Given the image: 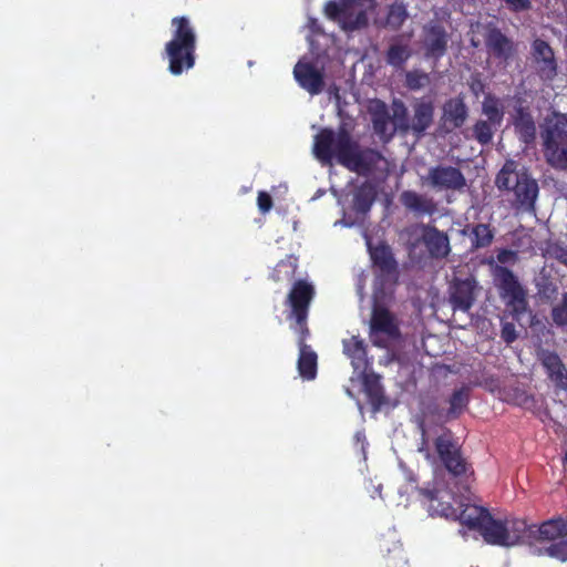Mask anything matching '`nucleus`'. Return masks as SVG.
Instances as JSON below:
<instances>
[{
  "label": "nucleus",
  "mask_w": 567,
  "mask_h": 567,
  "mask_svg": "<svg viewBox=\"0 0 567 567\" xmlns=\"http://www.w3.org/2000/svg\"><path fill=\"white\" fill-rule=\"evenodd\" d=\"M312 152L323 165L331 164L332 158H336L339 164L358 174L368 173L379 159L377 152L361 150L344 130L320 131L315 136Z\"/></svg>",
  "instance_id": "obj_1"
},
{
  "label": "nucleus",
  "mask_w": 567,
  "mask_h": 567,
  "mask_svg": "<svg viewBox=\"0 0 567 567\" xmlns=\"http://www.w3.org/2000/svg\"><path fill=\"white\" fill-rule=\"evenodd\" d=\"M315 290L312 285L307 281H297L288 295V303L291 307V316L296 319L293 328L301 334L299 339V360L298 370L300 375L306 380H312L317 373V354L310 347L305 344V334L308 332L306 319L309 303L313 297Z\"/></svg>",
  "instance_id": "obj_2"
},
{
  "label": "nucleus",
  "mask_w": 567,
  "mask_h": 567,
  "mask_svg": "<svg viewBox=\"0 0 567 567\" xmlns=\"http://www.w3.org/2000/svg\"><path fill=\"white\" fill-rule=\"evenodd\" d=\"M495 184L501 190L513 192V203L517 208L525 212L534 210L538 184L519 163L507 161L498 172Z\"/></svg>",
  "instance_id": "obj_3"
},
{
  "label": "nucleus",
  "mask_w": 567,
  "mask_h": 567,
  "mask_svg": "<svg viewBox=\"0 0 567 567\" xmlns=\"http://www.w3.org/2000/svg\"><path fill=\"white\" fill-rule=\"evenodd\" d=\"M173 38L166 43L165 52L169 60V71L174 75L193 68L195 62L196 33L186 17L172 20Z\"/></svg>",
  "instance_id": "obj_4"
},
{
  "label": "nucleus",
  "mask_w": 567,
  "mask_h": 567,
  "mask_svg": "<svg viewBox=\"0 0 567 567\" xmlns=\"http://www.w3.org/2000/svg\"><path fill=\"white\" fill-rule=\"evenodd\" d=\"M540 137L546 162L555 169L567 171V117L559 113L546 117Z\"/></svg>",
  "instance_id": "obj_5"
},
{
  "label": "nucleus",
  "mask_w": 567,
  "mask_h": 567,
  "mask_svg": "<svg viewBox=\"0 0 567 567\" xmlns=\"http://www.w3.org/2000/svg\"><path fill=\"white\" fill-rule=\"evenodd\" d=\"M528 545L540 544L539 555H547L561 561L567 560V522L553 518L539 526L529 525Z\"/></svg>",
  "instance_id": "obj_6"
},
{
  "label": "nucleus",
  "mask_w": 567,
  "mask_h": 567,
  "mask_svg": "<svg viewBox=\"0 0 567 567\" xmlns=\"http://www.w3.org/2000/svg\"><path fill=\"white\" fill-rule=\"evenodd\" d=\"M375 0H331L324 13L344 31H353L368 25L375 11Z\"/></svg>",
  "instance_id": "obj_7"
},
{
  "label": "nucleus",
  "mask_w": 567,
  "mask_h": 567,
  "mask_svg": "<svg viewBox=\"0 0 567 567\" xmlns=\"http://www.w3.org/2000/svg\"><path fill=\"white\" fill-rule=\"evenodd\" d=\"M529 525L520 518H487V525L483 529V538L486 543L503 547H513L528 544L530 535Z\"/></svg>",
  "instance_id": "obj_8"
},
{
  "label": "nucleus",
  "mask_w": 567,
  "mask_h": 567,
  "mask_svg": "<svg viewBox=\"0 0 567 567\" xmlns=\"http://www.w3.org/2000/svg\"><path fill=\"white\" fill-rule=\"evenodd\" d=\"M401 238L409 246L411 254H416L420 243H423L433 258H444L449 255L450 240L446 234L426 225H413L406 228Z\"/></svg>",
  "instance_id": "obj_9"
},
{
  "label": "nucleus",
  "mask_w": 567,
  "mask_h": 567,
  "mask_svg": "<svg viewBox=\"0 0 567 567\" xmlns=\"http://www.w3.org/2000/svg\"><path fill=\"white\" fill-rule=\"evenodd\" d=\"M492 271L494 284L499 290L501 298L511 309L513 315L518 318L527 308L525 289L519 284L516 276L507 268L494 265Z\"/></svg>",
  "instance_id": "obj_10"
},
{
  "label": "nucleus",
  "mask_w": 567,
  "mask_h": 567,
  "mask_svg": "<svg viewBox=\"0 0 567 567\" xmlns=\"http://www.w3.org/2000/svg\"><path fill=\"white\" fill-rule=\"evenodd\" d=\"M400 336L395 318L378 303L374 305L370 323V338L373 344L388 348Z\"/></svg>",
  "instance_id": "obj_11"
},
{
  "label": "nucleus",
  "mask_w": 567,
  "mask_h": 567,
  "mask_svg": "<svg viewBox=\"0 0 567 567\" xmlns=\"http://www.w3.org/2000/svg\"><path fill=\"white\" fill-rule=\"evenodd\" d=\"M421 181L423 185L435 190H462L466 185L463 173L457 167L449 165L431 167Z\"/></svg>",
  "instance_id": "obj_12"
},
{
  "label": "nucleus",
  "mask_w": 567,
  "mask_h": 567,
  "mask_svg": "<svg viewBox=\"0 0 567 567\" xmlns=\"http://www.w3.org/2000/svg\"><path fill=\"white\" fill-rule=\"evenodd\" d=\"M434 444L441 461L444 463L449 472L455 476L467 474V464L462 457L458 445L453 440L450 431H444L440 434Z\"/></svg>",
  "instance_id": "obj_13"
},
{
  "label": "nucleus",
  "mask_w": 567,
  "mask_h": 567,
  "mask_svg": "<svg viewBox=\"0 0 567 567\" xmlns=\"http://www.w3.org/2000/svg\"><path fill=\"white\" fill-rule=\"evenodd\" d=\"M293 75L298 84L311 95L322 92L324 86L323 68L318 62L302 58L293 69Z\"/></svg>",
  "instance_id": "obj_14"
},
{
  "label": "nucleus",
  "mask_w": 567,
  "mask_h": 567,
  "mask_svg": "<svg viewBox=\"0 0 567 567\" xmlns=\"http://www.w3.org/2000/svg\"><path fill=\"white\" fill-rule=\"evenodd\" d=\"M473 32L482 33L485 37V43L488 51L496 58L507 61L514 55V43L498 29L477 23L473 27Z\"/></svg>",
  "instance_id": "obj_15"
},
{
  "label": "nucleus",
  "mask_w": 567,
  "mask_h": 567,
  "mask_svg": "<svg viewBox=\"0 0 567 567\" xmlns=\"http://www.w3.org/2000/svg\"><path fill=\"white\" fill-rule=\"evenodd\" d=\"M449 40V34L443 27L432 22L425 24L422 33L425 56L435 60L442 58L446 52Z\"/></svg>",
  "instance_id": "obj_16"
},
{
  "label": "nucleus",
  "mask_w": 567,
  "mask_h": 567,
  "mask_svg": "<svg viewBox=\"0 0 567 567\" xmlns=\"http://www.w3.org/2000/svg\"><path fill=\"white\" fill-rule=\"evenodd\" d=\"M533 64L543 80H553L557 74V64L551 48L543 40L533 43Z\"/></svg>",
  "instance_id": "obj_17"
},
{
  "label": "nucleus",
  "mask_w": 567,
  "mask_h": 567,
  "mask_svg": "<svg viewBox=\"0 0 567 567\" xmlns=\"http://www.w3.org/2000/svg\"><path fill=\"white\" fill-rule=\"evenodd\" d=\"M477 282L468 277L464 280H455L451 286L450 301L454 310L468 311L475 299Z\"/></svg>",
  "instance_id": "obj_18"
},
{
  "label": "nucleus",
  "mask_w": 567,
  "mask_h": 567,
  "mask_svg": "<svg viewBox=\"0 0 567 567\" xmlns=\"http://www.w3.org/2000/svg\"><path fill=\"white\" fill-rule=\"evenodd\" d=\"M424 494L429 501V511L431 515H437L447 519H453L457 516V509L451 505L452 498L450 492L440 489L439 487L423 488Z\"/></svg>",
  "instance_id": "obj_19"
},
{
  "label": "nucleus",
  "mask_w": 567,
  "mask_h": 567,
  "mask_svg": "<svg viewBox=\"0 0 567 567\" xmlns=\"http://www.w3.org/2000/svg\"><path fill=\"white\" fill-rule=\"evenodd\" d=\"M462 509H457V516L454 520H458L462 525L467 526L470 529H478L483 536V529L487 525V518H491V514L483 507L466 504L461 505Z\"/></svg>",
  "instance_id": "obj_20"
},
{
  "label": "nucleus",
  "mask_w": 567,
  "mask_h": 567,
  "mask_svg": "<svg viewBox=\"0 0 567 567\" xmlns=\"http://www.w3.org/2000/svg\"><path fill=\"white\" fill-rule=\"evenodd\" d=\"M373 127L381 138L388 140L394 135L393 125H391L390 112L386 105L381 101H373L369 106Z\"/></svg>",
  "instance_id": "obj_21"
},
{
  "label": "nucleus",
  "mask_w": 567,
  "mask_h": 567,
  "mask_svg": "<svg viewBox=\"0 0 567 567\" xmlns=\"http://www.w3.org/2000/svg\"><path fill=\"white\" fill-rule=\"evenodd\" d=\"M543 367L546 369L549 379L559 388H567V369L558 354L550 351H542L539 354Z\"/></svg>",
  "instance_id": "obj_22"
},
{
  "label": "nucleus",
  "mask_w": 567,
  "mask_h": 567,
  "mask_svg": "<svg viewBox=\"0 0 567 567\" xmlns=\"http://www.w3.org/2000/svg\"><path fill=\"white\" fill-rule=\"evenodd\" d=\"M343 353L351 360L354 371L362 373L365 371L368 361L363 340L357 336L343 339Z\"/></svg>",
  "instance_id": "obj_23"
},
{
  "label": "nucleus",
  "mask_w": 567,
  "mask_h": 567,
  "mask_svg": "<svg viewBox=\"0 0 567 567\" xmlns=\"http://www.w3.org/2000/svg\"><path fill=\"white\" fill-rule=\"evenodd\" d=\"M401 202L408 209L417 215H432L436 210V205L432 198L412 190L403 192Z\"/></svg>",
  "instance_id": "obj_24"
},
{
  "label": "nucleus",
  "mask_w": 567,
  "mask_h": 567,
  "mask_svg": "<svg viewBox=\"0 0 567 567\" xmlns=\"http://www.w3.org/2000/svg\"><path fill=\"white\" fill-rule=\"evenodd\" d=\"M433 112L434 107L430 101H419L414 105V115L410 123V130L413 132L421 134L433 122Z\"/></svg>",
  "instance_id": "obj_25"
},
{
  "label": "nucleus",
  "mask_w": 567,
  "mask_h": 567,
  "mask_svg": "<svg viewBox=\"0 0 567 567\" xmlns=\"http://www.w3.org/2000/svg\"><path fill=\"white\" fill-rule=\"evenodd\" d=\"M444 121L449 128H456L464 124L467 117V110L462 100L453 99L445 103L443 107Z\"/></svg>",
  "instance_id": "obj_26"
},
{
  "label": "nucleus",
  "mask_w": 567,
  "mask_h": 567,
  "mask_svg": "<svg viewBox=\"0 0 567 567\" xmlns=\"http://www.w3.org/2000/svg\"><path fill=\"white\" fill-rule=\"evenodd\" d=\"M367 245L374 265L380 267L383 271H390L393 268V258L390 248L385 245L372 248L369 240Z\"/></svg>",
  "instance_id": "obj_27"
},
{
  "label": "nucleus",
  "mask_w": 567,
  "mask_h": 567,
  "mask_svg": "<svg viewBox=\"0 0 567 567\" xmlns=\"http://www.w3.org/2000/svg\"><path fill=\"white\" fill-rule=\"evenodd\" d=\"M391 125H393L394 132L396 130L409 131L410 122L408 120V111L405 105L400 101H394L391 105L390 112Z\"/></svg>",
  "instance_id": "obj_28"
},
{
  "label": "nucleus",
  "mask_w": 567,
  "mask_h": 567,
  "mask_svg": "<svg viewBox=\"0 0 567 567\" xmlns=\"http://www.w3.org/2000/svg\"><path fill=\"white\" fill-rule=\"evenodd\" d=\"M515 128L520 134V138L528 143L534 140L536 134L535 123L529 114L519 113L515 120Z\"/></svg>",
  "instance_id": "obj_29"
},
{
  "label": "nucleus",
  "mask_w": 567,
  "mask_h": 567,
  "mask_svg": "<svg viewBox=\"0 0 567 567\" xmlns=\"http://www.w3.org/2000/svg\"><path fill=\"white\" fill-rule=\"evenodd\" d=\"M494 234L486 224H477L472 229V245L475 248H484L492 244Z\"/></svg>",
  "instance_id": "obj_30"
},
{
  "label": "nucleus",
  "mask_w": 567,
  "mask_h": 567,
  "mask_svg": "<svg viewBox=\"0 0 567 567\" xmlns=\"http://www.w3.org/2000/svg\"><path fill=\"white\" fill-rule=\"evenodd\" d=\"M408 19V11L403 3H393L389 7L386 16V25L392 30H398Z\"/></svg>",
  "instance_id": "obj_31"
},
{
  "label": "nucleus",
  "mask_w": 567,
  "mask_h": 567,
  "mask_svg": "<svg viewBox=\"0 0 567 567\" xmlns=\"http://www.w3.org/2000/svg\"><path fill=\"white\" fill-rule=\"evenodd\" d=\"M483 113L493 124H499L503 118V107L501 102L494 96H486L483 102Z\"/></svg>",
  "instance_id": "obj_32"
},
{
  "label": "nucleus",
  "mask_w": 567,
  "mask_h": 567,
  "mask_svg": "<svg viewBox=\"0 0 567 567\" xmlns=\"http://www.w3.org/2000/svg\"><path fill=\"white\" fill-rule=\"evenodd\" d=\"M410 56V49L405 44H392L388 52V62L401 66Z\"/></svg>",
  "instance_id": "obj_33"
},
{
  "label": "nucleus",
  "mask_w": 567,
  "mask_h": 567,
  "mask_svg": "<svg viewBox=\"0 0 567 567\" xmlns=\"http://www.w3.org/2000/svg\"><path fill=\"white\" fill-rule=\"evenodd\" d=\"M373 203V195L370 189H358L353 197V208L359 213H367Z\"/></svg>",
  "instance_id": "obj_34"
},
{
  "label": "nucleus",
  "mask_w": 567,
  "mask_h": 567,
  "mask_svg": "<svg viewBox=\"0 0 567 567\" xmlns=\"http://www.w3.org/2000/svg\"><path fill=\"white\" fill-rule=\"evenodd\" d=\"M468 401V388H461L456 390L450 399V414H458L467 404Z\"/></svg>",
  "instance_id": "obj_35"
},
{
  "label": "nucleus",
  "mask_w": 567,
  "mask_h": 567,
  "mask_svg": "<svg viewBox=\"0 0 567 567\" xmlns=\"http://www.w3.org/2000/svg\"><path fill=\"white\" fill-rule=\"evenodd\" d=\"M551 319L556 326H567V292H564L559 302L553 307Z\"/></svg>",
  "instance_id": "obj_36"
},
{
  "label": "nucleus",
  "mask_w": 567,
  "mask_h": 567,
  "mask_svg": "<svg viewBox=\"0 0 567 567\" xmlns=\"http://www.w3.org/2000/svg\"><path fill=\"white\" fill-rule=\"evenodd\" d=\"M493 123H491L489 121H478L475 126H474V135H475V138L481 143V144H487L491 142L492 137H493V127H492Z\"/></svg>",
  "instance_id": "obj_37"
},
{
  "label": "nucleus",
  "mask_w": 567,
  "mask_h": 567,
  "mask_svg": "<svg viewBox=\"0 0 567 567\" xmlns=\"http://www.w3.org/2000/svg\"><path fill=\"white\" fill-rule=\"evenodd\" d=\"M545 255L561 262L567 267V246L558 243H550L547 245Z\"/></svg>",
  "instance_id": "obj_38"
},
{
  "label": "nucleus",
  "mask_w": 567,
  "mask_h": 567,
  "mask_svg": "<svg viewBox=\"0 0 567 567\" xmlns=\"http://www.w3.org/2000/svg\"><path fill=\"white\" fill-rule=\"evenodd\" d=\"M430 79L426 73L412 71L406 74V85L411 90H419L429 84Z\"/></svg>",
  "instance_id": "obj_39"
},
{
  "label": "nucleus",
  "mask_w": 567,
  "mask_h": 567,
  "mask_svg": "<svg viewBox=\"0 0 567 567\" xmlns=\"http://www.w3.org/2000/svg\"><path fill=\"white\" fill-rule=\"evenodd\" d=\"M419 427L421 431V444L419 445L417 451L422 453L427 461L435 462V457L430 452L427 429L425 427L424 422H421Z\"/></svg>",
  "instance_id": "obj_40"
},
{
  "label": "nucleus",
  "mask_w": 567,
  "mask_h": 567,
  "mask_svg": "<svg viewBox=\"0 0 567 567\" xmlns=\"http://www.w3.org/2000/svg\"><path fill=\"white\" fill-rule=\"evenodd\" d=\"M506 7L514 12L527 11L532 8V0H503Z\"/></svg>",
  "instance_id": "obj_41"
},
{
  "label": "nucleus",
  "mask_w": 567,
  "mask_h": 567,
  "mask_svg": "<svg viewBox=\"0 0 567 567\" xmlns=\"http://www.w3.org/2000/svg\"><path fill=\"white\" fill-rule=\"evenodd\" d=\"M501 337L506 343L515 341L517 334L514 324L511 322H504L502 326Z\"/></svg>",
  "instance_id": "obj_42"
},
{
  "label": "nucleus",
  "mask_w": 567,
  "mask_h": 567,
  "mask_svg": "<svg viewBox=\"0 0 567 567\" xmlns=\"http://www.w3.org/2000/svg\"><path fill=\"white\" fill-rule=\"evenodd\" d=\"M271 206H272L271 197L267 193L260 192L258 195V207H259L260 212L267 213L270 210Z\"/></svg>",
  "instance_id": "obj_43"
},
{
  "label": "nucleus",
  "mask_w": 567,
  "mask_h": 567,
  "mask_svg": "<svg viewBox=\"0 0 567 567\" xmlns=\"http://www.w3.org/2000/svg\"><path fill=\"white\" fill-rule=\"evenodd\" d=\"M515 252H513L512 250H501L498 254H497V261L499 264H508V262H513L515 260Z\"/></svg>",
  "instance_id": "obj_44"
},
{
  "label": "nucleus",
  "mask_w": 567,
  "mask_h": 567,
  "mask_svg": "<svg viewBox=\"0 0 567 567\" xmlns=\"http://www.w3.org/2000/svg\"><path fill=\"white\" fill-rule=\"evenodd\" d=\"M295 267H296L295 264L292 261H290V260L287 261V262L286 261H281V262L278 264L276 272L279 274L281 268H288L287 271H286V275H287V277H290V276L293 275Z\"/></svg>",
  "instance_id": "obj_45"
},
{
  "label": "nucleus",
  "mask_w": 567,
  "mask_h": 567,
  "mask_svg": "<svg viewBox=\"0 0 567 567\" xmlns=\"http://www.w3.org/2000/svg\"><path fill=\"white\" fill-rule=\"evenodd\" d=\"M370 394L372 396L373 404L380 405L382 403V401H381L382 395H381V392L379 389L371 390Z\"/></svg>",
  "instance_id": "obj_46"
},
{
  "label": "nucleus",
  "mask_w": 567,
  "mask_h": 567,
  "mask_svg": "<svg viewBox=\"0 0 567 567\" xmlns=\"http://www.w3.org/2000/svg\"><path fill=\"white\" fill-rule=\"evenodd\" d=\"M529 400H530L529 396L524 395V399L522 401H519V404L526 405Z\"/></svg>",
  "instance_id": "obj_47"
},
{
  "label": "nucleus",
  "mask_w": 567,
  "mask_h": 567,
  "mask_svg": "<svg viewBox=\"0 0 567 567\" xmlns=\"http://www.w3.org/2000/svg\"><path fill=\"white\" fill-rule=\"evenodd\" d=\"M471 41L474 47H478V41H476L474 37L472 38Z\"/></svg>",
  "instance_id": "obj_48"
},
{
  "label": "nucleus",
  "mask_w": 567,
  "mask_h": 567,
  "mask_svg": "<svg viewBox=\"0 0 567 567\" xmlns=\"http://www.w3.org/2000/svg\"><path fill=\"white\" fill-rule=\"evenodd\" d=\"M565 460L567 461V452H566V456H565Z\"/></svg>",
  "instance_id": "obj_49"
}]
</instances>
